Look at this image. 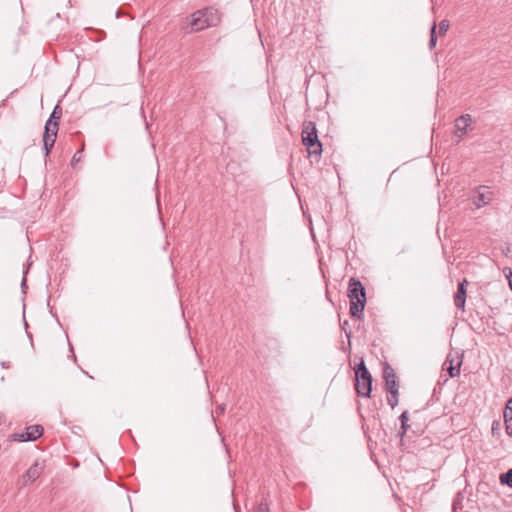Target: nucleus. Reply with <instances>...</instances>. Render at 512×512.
<instances>
[{"label":"nucleus","mask_w":512,"mask_h":512,"mask_svg":"<svg viewBox=\"0 0 512 512\" xmlns=\"http://www.w3.org/2000/svg\"><path fill=\"white\" fill-rule=\"evenodd\" d=\"M61 116L62 109L56 105L45 123L44 131L58 133Z\"/></svg>","instance_id":"6e6552de"},{"label":"nucleus","mask_w":512,"mask_h":512,"mask_svg":"<svg viewBox=\"0 0 512 512\" xmlns=\"http://www.w3.org/2000/svg\"><path fill=\"white\" fill-rule=\"evenodd\" d=\"M436 24L434 23L430 29L429 49L433 50L436 47L437 35H436Z\"/></svg>","instance_id":"6ab92c4d"},{"label":"nucleus","mask_w":512,"mask_h":512,"mask_svg":"<svg viewBox=\"0 0 512 512\" xmlns=\"http://www.w3.org/2000/svg\"><path fill=\"white\" fill-rule=\"evenodd\" d=\"M302 143L310 155H321L322 143L318 138L316 124L313 121H304L302 124Z\"/></svg>","instance_id":"7ed1b4c3"},{"label":"nucleus","mask_w":512,"mask_h":512,"mask_svg":"<svg viewBox=\"0 0 512 512\" xmlns=\"http://www.w3.org/2000/svg\"><path fill=\"white\" fill-rule=\"evenodd\" d=\"M389 395L387 396V402L391 406V408H395L398 405V396L399 390L387 392Z\"/></svg>","instance_id":"a211bd4d"},{"label":"nucleus","mask_w":512,"mask_h":512,"mask_svg":"<svg viewBox=\"0 0 512 512\" xmlns=\"http://www.w3.org/2000/svg\"><path fill=\"white\" fill-rule=\"evenodd\" d=\"M491 192L486 186H480L473 196V203L477 208L487 205L491 201Z\"/></svg>","instance_id":"9d476101"},{"label":"nucleus","mask_w":512,"mask_h":512,"mask_svg":"<svg viewBox=\"0 0 512 512\" xmlns=\"http://www.w3.org/2000/svg\"><path fill=\"white\" fill-rule=\"evenodd\" d=\"M348 322L344 321V327H347Z\"/></svg>","instance_id":"cd10ccee"},{"label":"nucleus","mask_w":512,"mask_h":512,"mask_svg":"<svg viewBox=\"0 0 512 512\" xmlns=\"http://www.w3.org/2000/svg\"><path fill=\"white\" fill-rule=\"evenodd\" d=\"M503 416L506 433L512 437V398L507 400Z\"/></svg>","instance_id":"f8f14e48"},{"label":"nucleus","mask_w":512,"mask_h":512,"mask_svg":"<svg viewBox=\"0 0 512 512\" xmlns=\"http://www.w3.org/2000/svg\"><path fill=\"white\" fill-rule=\"evenodd\" d=\"M501 428H502L501 422L499 420H494L492 422V426H491L492 435L494 437L499 438L501 435Z\"/></svg>","instance_id":"aec40b11"},{"label":"nucleus","mask_w":512,"mask_h":512,"mask_svg":"<svg viewBox=\"0 0 512 512\" xmlns=\"http://www.w3.org/2000/svg\"><path fill=\"white\" fill-rule=\"evenodd\" d=\"M200 12L203 13L204 20L209 22L210 27L216 26L220 22V15L218 10L212 7H208L201 9Z\"/></svg>","instance_id":"9b49d317"},{"label":"nucleus","mask_w":512,"mask_h":512,"mask_svg":"<svg viewBox=\"0 0 512 512\" xmlns=\"http://www.w3.org/2000/svg\"><path fill=\"white\" fill-rule=\"evenodd\" d=\"M348 322L344 321V327H347Z\"/></svg>","instance_id":"c85d7f7f"},{"label":"nucleus","mask_w":512,"mask_h":512,"mask_svg":"<svg viewBox=\"0 0 512 512\" xmlns=\"http://www.w3.org/2000/svg\"><path fill=\"white\" fill-rule=\"evenodd\" d=\"M190 18L191 20L186 28V32H198L210 27L209 22L204 20L203 13H201L200 10L192 13Z\"/></svg>","instance_id":"0eeeda50"},{"label":"nucleus","mask_w":512,"mask_h":512,"mask_svg":"<svg viewBox=\"0 0 512 512\" xmlns=\"http://www.w3.org/2000/svg\"><path fill=\"white\" fill-rule=\"evenodd\" d=\"M383 375L385 378L386 392L399 390V384L397 381L396 373L394 372L393 368L387 363L386 366L384 367Z\"/></svg>","instance_id":"1a4fd4ad"},{"label":"nucleus","mask_w":512,"mask_h":512,"mask_svg":"<svg viewBox=\"0 0 512 512\" xmlns=\"http://www.w3.org/2000/svg\"><path fill=\"white\" fill-rule=\"evenodd\" d=\"M472 121L471 115L464 114L458 117L455 121V126L458 131H460L462 134L467 132L468 126L470 125Z\"/></svg>","instance_id":"4468645a"},{"label":"nucleus","mask_w":512,"mask_h":512,"mask_svg":"<svg viewBox=\"0 0 512 512\" xmlns=\"http://www.w3.org/2000/svg\"><path fill=\"white\" fill-rule=\"evenodd\" d=\"M509 270V273L506 274V278L508 279V282H509V286L512 290V270L511 269H508Z\"/></svg>","instance_id":"b1692460"},{"label":"nucleus","mask_w":512,"mask_h":512,"mask_svg":"<svg viewBox=\"0 0 512 512\" xmlns=\"http://www.w3.org/2000/svg\"><path fill=\"white\" fill-rule=\"evenodd\" d=\"M44 468V464L39 461H36L34 464H32L25 472V474H23L22 476V485L28 486L32 484L35 480H37L40 477Z\"/></svg>","instance_id":"39448f33"},{"label":"nucleus","mask_w":512,"mask_h":512,"mask_svg":"<svg viewBox=\"0 0 512 512\" xmlns=\"http://www.w3.org/2000/svg\"><path fill=\"white\" fill-rule=\"evenodd\" d=\"M457 506H459V503H458V501L456 500V501H454V503H453V510H454V511L457 509Z\"/></svg>","instance_id":"bb28decb"},{"label":"nucleus","mask_w":512,"mask_h":512,"mask_svg":"<svg viewBox=\"0 0 512 512\" xmlns=\"http://www.w3.org/2000/svg\"><path fill=\"white\" fill-rule=\"evenodd\" d=\"M256 512H269V508L267 503L261 502L257 508Z\"/></svg>","instance_id":"5701e85b"},{"label":"nucleus","mask_w":512,"mask_h":512,"mask_svg":"<svg viewBox=\"0 0 512 512\" xmlns=\"http://www.w3.org/2000/svg\"><path fill=\"white\" fill-rule=\"evenodd\" d=\"M500 483L502 485H506L509 488H512V468L508 469L506 472L500 474Z\"/></svg>","instance_id":"f3484780"},{"label":"nucleus","mask_w":512,"mask_h":512,"mask_svg":"<svg viewBox=\"0 0 512 512\" xmlns=\"http://www.w3.org/2000/svg\"><path fill=\"white\" fill-rule=\"evenodd\" d=\"M81 152L82 150H78L72 157L71 165L74 166L76 163L81 161Z\"/></svg>","instance_id":"4be33fe9"},{"label":"nucleus","mask_w":512,"mask_h":512,"mask_svg":"<svg viewBox=\"0 0 512 512\" xmlns=\"http://www.w3.org/2000/svg\"><path fill=\"white\" fill-rule=\"evenodd\" d=\"M26 287H27V286H26V278H25V277H23V279H22V283H21V288H22V290H24V288H26Z\"/></svg>","instance_id":"393cba45"},{"label":"nucleus","mask_w":512,"mask_h":512,"mask_svg":"<svg viewBox=\"0 0 512 512\" xmlns=\"http://www.w3.org/2000/svg\"><path fill=\"white\" fill-rule=\"evenodd\" d=\"M1 366H2L3 368H9V364H8L6 361H2V362H1Z\"/></svg>","instance_id":"a878e982"},{"label":"nucleus","mask_w":512,"mask_h":512,"mask_svg":"<svg viewBox=\"0 0 512 512\" xmlns=\"http://www.w3.org/2000/svg\"><path fill=\"white\" fill-rule=\"evenodd\" d=\"M43 432L44 428L41 425H31L25 429L24 433H14L10 438L18 442L35 441L43 435Z\"/></svg>","instance_id":"20e7f679"},{"label":"nucleus","mask_w":512,"mask_h":512,"mask_svg":"<svg viewBox=\"0 0 512 512\" xmlns=\"http://www.w3.org/2000/svg\"><path fill=\"white\" fill-rule=\"evenodd\" d=\"M57 138V133L44 131L43 133V150L44 155L49 156L52 148L54 147Z\"/></svg>","instance_id":"ddd939ff"},{"label":"nucleus","mask_w":512,"mask_h":512,"mask_svg":"<svg viewBox=\"0 0 512 512\" xmlns=\"http://www.w3.org/2000/svg\"><path fill=\"white\" fill-rule=\"evenodd\" d=\"M449 362V366L447 367V372L451 378H454L460 374V367L462 365V358L458 359L456 362L454 359L446 360V363Z\"/></svg>","instance_id":"2eb2a0df"},{"label":"nucleus","mask_w":512,"mask_h":512,"mask_svg":"<svg viewBox=\"0 0 512 512\" xmlns=\"http://www.w3.org/2000/svg\"><path fill=\"white\" fill-rule=\"evenodd\" d=\"M469 282L466 278L462 279L457 285V291L454 294V304L457 309L464 311L467 297V286Z\"/></svg>","instance_id":"423d86ee"},{"label":"nucleus","mask_w":512,"mask_h":512,"mask_svg":"<svg viewBox=\"0 0 512 512\" xmlns=\"http://www.w3.org/2000/svg\"><path fill=\"white\" fill-rule=\"evenodd\" d=\"M355 391L358 396L363 398H370L372 392L373 378L367 369L363 359L356 364L355 368Z\"/></svg>","instance_id":"f03ea898"},{"label":"nucleus","mask_w":512,"mask_h":512,"mask_svg":"<svg viewBox=\"0 0 512 512\" xmlns=\"http://www.w3.org/2000/svg\"><path fill=\"white\" fill-rule=\"evenodd\" d=\"M448 28H449L448 20L444 19V20L440 21L439 26H438L439 34L444 35L447 32Z\"/></svg>","instance_id":"412c9836"},{"label":"nucleus","mask_w":512,"mask_h":512,"mask_svg":"<svg viewBox=\"0 0 512 512\" xmlns=\"http://www.w3.org/2000/svg\"><path fill=\"white\" fill-rule=\"evenodd\" d=\"M347 296L350 299V315L354 318H361L366 305V290L360 280L354 277L350 278Z\"/></svg>","instance_id":"f257e3e1"},{"label":"nucleus","mask_w":512,"mask_h":512,"mask_svg":"<svg viewBox=\"0 0 512 512\" xmlns=\"http://www.w3.org/2000/svg\"><path fill=\"white\" fill-rule=\"evenodd\" d=\"M401 421V427L400 431L398 432V435L402 438L410 428V425L408 424L409 421V414L408 411H403L402 414L399 417Z\"/></svg>","instance_id":"dca6fc26"}]
</instances>
